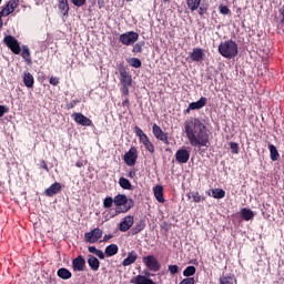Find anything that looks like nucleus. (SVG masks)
Segmentation results:
<instances>
[{
	"mask_svg": "<svg viewBox=\"0 0 284 284\" xmlns=\"http://www.w3.org/2000/svg\"><path fill=\"white\" fill-rule=\"evenodd\" d=\"M184 130L192 148H210V131L201 120L196 118L185 120Z\"/></svg>",
	"mask_w": 284,
	"mask_h": 284,
	"instance_id": "nucleus-1",
	"label": "nucleus"
},
{
	"mask_svg": "<svg viewBox=\"0 0 284 284\" xmlns=\"http://www.w3.org/2000/svg\"><path fill=\"white\" fill-rule=\"evenodd\" d=\"M113 199L115 211L111 215L112 219H114V216H119V214H125L130 212V210H132V207L134 206V202L128 199V195L125 194H118Z\"/></svg>",
	"mask_w": 284,
	"mask_h": 284,
	"instance_id": "nucleus-2",
	"label": "nucleus"
},
{
	"mask_svg": "<svg viewBox=\"0 0 284 284\" xmlns=\"http://www.w3.org/2000/svg\"><path fill=\"white\" fill-rule=\"evenodd\" d=\"M219 53L224 59H234L239 54V44L233 40H226L219 45Z\"/></svg>",
	"mask_w": 284,
	"mask_h": 284,
	"instance_id": "nucleus-3",
	"label": "nucleus"
},
{
	"mask_svg": "<svg viewBox=\"0 0 284 284\" xmlns=\"http://www.w3.org/2000/svg\"><path fill=\"white\" fill-rule=\"evenodd\" d=\"M142 262L151 272H159L161 270V263L154 255H146L142 257Z\"/></svg>",
	"mask_w": 284,
	"mask_h": 284,
	"instance_id": "nucleus-4",
	"label": "nucleus"
},
{
	"mask_svg": "<svg viewBox=\"0 0 284 284\" xmlns=\"http://www.w3.org/2000/svg\"><path fill=\"white\" fill-rule=\"evenodd\" d=\"M3 43L13 52V54H21V44L19 43V40L12 36H7L3 39Z\"/></svg>",
	"mask_w": 284,
	"mask_h": 284,
	"instance_id": "nucleus-5",
	"label": "nucleus"
},
{
	"mask_svg": "<svg viewBox=\"0 0 284 284\" xmlns=\"http://www.w3.org/2000/svg\"><path fill=\"white\" fill-rule=\"evenodd\" d=\"M138 159L139 151H136V148L134 146H132L123 156V161L129 165V168H134V165H136Z\"/></svg>",
	"mask_w": 284,
	"mask_h": 284,
	"instance_id": "nucleus-6",
	"label": "nucleus"
},
{
	"mask_svg": "<svg viewBox=\"0 0 284 284\" xmlns=\"http://www.w3.org/2000/svg\"><path fill=\"white\" fill-rule=\"evenodd\" d=\"M138 41H139V33L134 31H129L120 36V42L123 45H133V43H136Z\"/></svg>",
	"mask_w": 284,
	"mask_h": 284,
	"instance_id": "nucleus-7",
	"label": "nucleus"
},
{
	"mask_svg": "<svg viewBox=\"0 0 284 284\" xmlns=\"http://www.w3.org/2000/svg\"><path fill=\"white\" fill-rule=\"evenodd\" d=\"M153 135L158 141H162L165 145H170V135L165 132H163V129L159 126L158 124H153L152 126Z\"/></svg>",
	"mask_w": 284,
	"mask_h": 284,
	"instance_id": "nucleus-8",
	"label": "nucleus"
},
{
	"mask_svg": "<svg viewBox=\"0 0 284 284\" xmlns=\"http://www.w3.org/2000/svg\"><path fill=\"white\" fill-rule=\"evenodd\" d=\"M102 236H103V231L97 227L84 234V241L87 243H98L99 240L102 239Z\"/></svg>",
	"mask_w": 284,
	"mask_h": 284,
	"instance_id": "nucleus-9",
	"label": "nucleus"
},
{
	"mask_svg": "<svg viewBox=\"0 0 284 284\" xmlns=\"http://www.w3.org/2000/svg\"><path fill=\"white\" fill-rule=\"evenodd\" d=\"M72 116L78 125H83L84 128H90V125H92V120L83 115V113H73Z\"/></svg>",
	"mask_w": 284,
	"mask_h": 284,
	"instance_id": "nucleus-10",
	"label": "nucleus"
},
{
	"mask_svg": "<svg viewBox=\"0 0 284 284\" xmlns=\"http://www.w3.org/2000/svg\"><path fill=\"white\" fill-rule=\"evenodd\" d=\"M72 267L74 272H84L85 271V257L83 255L77 256L72 261Z\"/></svg>",
	"mask_w": 284,
	"mask_h": 284,
	"instance_id": "nucleus-11",
	"label": "nucleus"
},
{
	"mask_svg": "<svg viewBox=\"0 0 284 284\" xmlns=\"http://www.w3.org/2000/svg\"><path fill=\"white\" fill-rule=\"evenodd\" d=\"M175 161L182 164L187 163V161H190V151H187V149L178 150L175 153Z\"/></svg>",
	"mask_w": 284,
	"mask_h": 284,
	"instance_id": "nucleus-12",
	"label": "nucleus"
},
{
	"mask_svg": "<svg viewBox=\"0 0 284 284\" xmlns=\"http://www.w3.org/2000/svg\"><path fill=\"white\" fill-rule=\"evenodd\" d=\"M190 59L195 63H201L203 59H205V51L201 48H194L193 51L190 53Z\"/></svg>",
	"mask_w": 284,
	"mask_h": 284,
	"instance_id": "nucleus-13",
	"label": "nucleus"
},
{
	"mask_svg": "<svg viewBox=\"0 0 284 284\" xmlns=\"http://www.w3.org/2000/svg\"><path fill=\"white\" fill-rule=\"evenodd\" d=\"M17 8H19V0H10L1 12L3 13V17H9V14H12Z\"/></svg>",
	"mask_w": 284,
	"mask_h": 284,
	"instance_id": "nucleus-14",
	"label": "nucleus"
},
{
	"mask_svg": "<svg viewBox=\"0 0 284 284\" xmlns=\"http://www.w3.org/2000/svg\"><path fill=\"white\" fill-rule=\"evenodd\" d=\"M132 225H134V216L128 215L120 223L119 230H120V232H128V230H130V227H132Z\"/></svg>",
	"mask_w": 284,
	"mask_h": 284,
	"instance_id": "nucleus-15",
	"label": "nucleus"
},
{
	"mask_svg": "<svg viewBox=\"0 0 284 284\" xmlns=\"http://www.w3.org/2000/svg\"><path fill=\"white\" fill-rule=\"evenodd\" d=\"M136 258H139L136 251L129 252L126 258L122 262L123 267H129V265L136 263Z\"/></svg>",
	"mask_w": 284,
	"mask_h": 284,
	"instance_id": "nucleus-16",
	"label": "nucleus"
},
{
	"mask_svg": "<svg viewBox=\"0 0 284 284\" xmlns=\"http://www.w3.org/2000/svg\"><path fill=\"white\" fill-rule=\"evenodd\" d=\"M88 264L92 272H99V267H101V262L94 255L88 256Z\"/></svg>",
	"mask_w": 284,
	"mask_h": 284,
	"instance_id": "nucleus-17",
	"label": "nucleus"
},
{
	"mask_svg": "<svg viewBox=\"0 0 284 284\" xmlns=\"http://www.w3.org/2000/svg\"><path fill=\"white\" fill-rule=\"evenodd\" d=\"M61 192V183L55 182L50 187H48L44 192L47 196H54Z\"/></svg>",
	"mask_w": 284,
	"mask_h": 284,
	"instance_id": "nucleus-18",
	"label": "nucleus"
},
{
	"mask_svg": "<svg viewBox=\"0 0 284 284\" xmlns=\"http://www.w3.org/2000/svg\"><path fill=\"white\" fill-rule=\"evenodd\" d=\"M205 105H207V98L202 97L199 101L190 103V110H201Z\"/></svg>",
	"mask_w": 284,
	"mask_h": 284,
	"instance_id": "nucleus-19",
	"label": "nucleus"
},
{
	"mask_svg": "<svg viewBox=\"0 0 284 284\" xmlns=\"http://www.w3.org/2000/svg\"><path fill=\"white\" fill-rule=\"evenodd\" d=\"M120 83L122 85H132V77L128 74V71L120 70Z\"/></svg>",
	"mask_w": 284,
	"mask_h": 284,
	"instance_id": "nucleus-20",
	"label": "nucleus"
},
{
	"mask_svg": "<svg viewBox=\"0 0 284 284\" xmlns=\"http://www.w3.org/2000/svg\"><path fill=\"white\" fill-rule=\"evenodd\" d=\"M131 283H133V284H154V281L148 278L146 276L138 275V276L132 277Z\"/></svg>",
	"mask_w": 284,
	"mask_h": 284,
	"instance_id": "nucleus-21",
	"label": "nucleus"
},
{
	"mask_svg": "<svg viewBox=\"0 0 284 284\" xmlns=\"http://www.w3.org/2000/svg\"><path fill=\"white\" fill-rule=\"evenodd\" d=\"M23 83L27 88H33L34 87V77L30 72L23 73Z\"/></svg>",
	"mask_w": 284,
	"mask_h": 284,
	"instance_id": "nucleus-22",
	"label": "nucleus"
},
{
	"mask_svg": "<svg viewBox=\"0 0 284 284\" xmlns=\"http://www.w3.org/2000/svg\"><path fill=\"white\" fill-rule=\"evenodd\" d=\"M58 8L62 12L63 17H68V12H70V4H68V0H58Z\"/></svg>",
	"mask_w": 284,
	"mask_h": 284,
	"instance_id": "nucleus-23",
	"label": "nucleus"
},
{
	"mask_svg": "<svg viewBox=\"0 0 284 284\" xmlns=\"http://www.w3.org/2000/svg\"><path fill=\"white\" fill-rule=\"evenodd\" d=\"M153 192L159 203H165V199L163 197V186L161 185L154 186Z\"/></svg>",
	"mask_w": 284,
	"mask_h": 284,
	"instance_id": "nucleus-24",
	"label": "nucleus"
},
{
	"mask_svg": "<svg viewBox=\"0 0 284 284\" xmlns=\"http://www.w3.org/2000/svg\"><path fill=\"white\" fill-rule=\"evenodd\" d=\"M105 256H115V254H119V245L116 244H110L104 250Z\"/></svg>",
	"mask_w": 284,
	"mask_h": 284,
	"instance_id": "nucleus-25",
	"label": "nucleus"
},
{
	"mask_svg": "<svg viewBox=\"0 0 284 284\" xmlns=\"http://www.w3.org/2000/svg\"><path fill=\"white\" fill-rule=\"evenodd\" d=\"M271 161H278L281 159V154L278 153V149L274 144H268Z\"/></svg>",
	"mask_w": 284,
	"mask_h": 284,
	"instance_id": "nucleus-26",
	"label": "nucleus"
},
{
	"mask_svg": "<svg viewBox=\"0 0 284 284\" xmlns=\"http://www.w3.org/2000/svg\"><path fill=\"white\" fill-rule=\"evenodd\" d=\"M140 143L144 145V148L148 150V152H150V154H154V143L150 141L149 136L144 138L142 141H140Z\"/></svg>",
	"mask_w": 284,
	"mask_h": 284,
	"instance_id": "nucleus-27",
	"label": "nucleus"
},
{
	"mask_svg": "<svg viewBox=\"0 0 284 284\" xmlns=\"http://www.w3.org/2000/svg\"><path fill=\"white\" fill-rule=\"evenodd\" d=\"M235 283H236V277L234 275L223 274L220 277V284H235Z\"/></svg>",
	"mask_w": 284,
	"mask_h": 284,
	"instance_id": "nucleus-28",
	"label": "nucleus"
},
{
	"mask_svg": "<svg viewBox=\"0 0 284 284\" xmlns=\"http://www.w3.org/2000/svg\"><path fill=\"white\" fill-rule=\"evenodd\" d=\"M241 216L244 221H252V219H254V212L244 207L241 210Z\"/></svg>",
	"mask_w": 284,
	"mask_h": 284,
	"instance_id": "nucleus-29",
	"label": "nucleus"
},
{
	"mask_svg": "<svg viewBox=\"0 0 284 284\" xmlns=\"http://www.w3.org/2000/svg\"><path fill=\"white\" fill-rule=\"evenodd\" d=\"M58 276L63 281H68V278H72V273L68 268H60L58 270Z\"/></svg>",
	"mask_w": 284,
	"mask_h": 284,
	"instance_id": "nucleus-30",
	"label": "nucleus"
},
{
	"mask_svg": "<svg viewBox=\"0 0 284 284\" xmlns=\"http://www.w3.org/2000/svg\"><path fill=\"white\" fill-rule=\"evenodd\" d=\"M119 185L122 187V190H132V183L125 178L119 179Z\"/></svg>",
	"mask_w": 284,
	"mask_h": 284,
	"instance_id": "nucleus-31",
	"label": "nucleus"
},
{
	"mask_svg": "<svg viewBox=\"0 0 284 284\" xmlns=\"http://www.w3.org/2000/svg\"><path fill=\"white\" fill-rule=\"evenodd\" d=\"M202 0H186L187 7L194 12V10H199V6H201Z\"/></svg>",
	"mask_w": 284,
	"mask_h": 284,
	"instance_id": "nucleus-32",
	"label": "nucleus"
},
{
	"mask_svg": "<svg viewBox=\"0 0 284 284\" xmlns=\"http://www.w3.org/2000/svg\"><path fill=\"white\" fill-rule=\"evenodd\" d=\"M212 196L213 199H225V191L223 189H213Z\"/></svg>",
	"mask_w": 284,
	"mask_h": 284,
	"instance_id": "nucleus-33",
	"label": "nucleus"
},
{
	"mask_svg": "<svg viewBox=\"0 0 284 284\" xmlns=\"http://www.w3.org/2000/svg\"><path fill=\"white\" fill-rule=\"evenodd\" d=\"M22 59H24V61H27V63H31V59H30V49L27 45L22 47V53H21Z\"/></svg>",
	"mask_w": 284,
	"mask_h": 284,
	"instance_id": "nucleus-34",
	"label": "nucleus"
},
{
	"mask_svg": "<svg viewBox=\"0 0 284 284\" xmlns=\"http://www.w3.org/2000/svg\"><path fill=\"white\" fill-rule=\"evenodd\" d=\"M143 230H145V222L140 221L133 227V234H139L140 232H143Z\"/></svg>",
	"mask_w": 284,
	"mask_h": 284,
	"instance_id": "nucleus-35",
	"label": "nucleus"
},
{
	"mask_svg": "<svg viewBox=\"0 0 284 284\" xmlns=\"http://www.w3.org/2000/svg\"><path fill=\"white\" fill-rule=\"evenodd\" d=\"M194 274H196V267L194 266H187L183 271V276H186L187 278H190V276H194Z\"/></svg>",
	"mask_w": 284,
	"mask_h": 284,
	"instance_id": "nucleus-36",
	"label": "nucleus"
},
{
	"mask_svg": "<svg viewBox=\"0 0 284 284\" xmlns=\"http://www.w3.org/2000/svg\"><path fill=\"white\" fill-rule=\"evenodd\" d=\"M113 204H114V197L112 199V196H106L103 200V207L105 210H110V207H112Z\"/></svg>",
	"mask_w": 284,
	"mask_h": 284,
	"instance_id": "nucleus-37",
	"label": "nucleus"
},
{
	"mask_svg": "<svg viewBox=\"0 0 284 284\" xmlns=\"http://www.w3.org/2000/svg\"><path fill=\"white\" fill-rule=\"evenodd\" d=\"M136 136H139L140 141H143V139H146L148 134L143 132V130L139 126L134 128Z\"/></svg>",
	"mask_w": 284,
	"mask_h": 284,
	"instance_id": "nucleus-38",
	"label": "nucleus"
},
{
	"mask_svg": "<svg viewBox=\"0 0 284 284\" xmlns=\"http://www.w3.org/2000/svg\"><path fill=\"white\" fill-rule=\"evenodd\" d=\"M130 65H132V68H141L142 63L141 61L139 60V58H132L130 61H129Z\"/></svg>",
	"mask_w": 284,
	"mask_h": 284,
	"instance_id": "nucleus-39",
	"label": "nucleus"
},
{
	"mask_svg": "<svg viewBox=\"0 0 284 284\" xmlns=\"http://www.w3.org/2000/svg\"><path fill=\"white\" fill-rule=\"evenodd\" d=\"M88 0H71V3H73V6H75V8H81L83 6H85Z\"/></svg>",
	"mask_w": 284,
	"mask_h": 284,
	"instance_id": "nucleus-40",
	"label": "nucleus"
},
{
	"mask_svg": "<svg viewBox=\"0 0 284 284\" xmlns=\"http://www.w3.org/2000/svg\"><path fill=\"white\" fill-rule=\"evenodd\" d=\"M169 272L171 276L179 274V265H169Z\"/></svg>",
	"mask_w": 284,
	"mask_h": 284,
	"instance_id": "nucleus-41",
	"label": "nucleus"
},
{
	"mask_svg": "<svg viewBox=\"0 0 284 284\" xmlns=\"http://www.w3.org/2000/svg\"><path fill=\"white\" fill-rule=\"evenodd\" d=\"M230 148H231L232 154H239V143L231 142Z\"/></svg>",
	"mask_w": 284,
	"mask_h": 284,
	"instance_id": "nucleus-42",
	"label": "nucleus"
},
{
	"mask_svg": "<svg viewBox=\"0 0 284 284\" xmlns=\"http://www.w3.org/2000/svg\"><path fill=\"white\" fill-rule=\"evenodd\" d=\"M130 87L131 85H125V84H122V93L128 97V94H130Z\"/></svg>",
	"mask_w": 284,
	"mask_h": 284,
	"instance_id": "nucleus-43",
	"label": "nucleus"
},
{
	"mask_svg": "<svg viewBox=\"0 0 284 284\" xmlns=\"http://www.w3.org/2000/svg\"><path fill=\"white\" fill-rule=\"evenodd\" d=\"M10 110L6 105H0V119L3 114H8Z\"/></svg>",
	"mask_w": 284,
	"mask_h": 284,
	"instance_id": "nucleus-44",
	"label": "nucleus"
},
{
	"mask_svg": "<svg viewBox=\"0 0 284 284\" xmlns=\"http://www.w3.org/2000/svg\"><path fill=\"white\" fill-rule=\"evenodd\" d=\"M221 14H230V8L227 6L220 7Z\"/></svg>",
	"mask_w": 284,
	"mask_h": 284,
	"instance_id": "nucleus-45",
	"label": "nucleus"
},
{
	"mask_svg": "<svg viewBox=\"0 0 284 284\" xmlns=\"http://www.w3.org/2000/svg\"><path fill=\"white\" fill-rule=\"evenodd\" d=\"M142 50H143V44H141V43H136L133 47V52H142Z\"/></svg>",
	"mask_w": 284,
	"mask_h": 284,
	"instance_id": "nucleus-46",
	"label": "nucleus"
},
{
	"mask_svg": "<svg viewBox=\"0 0 284 284\" xmlns=\"http://www.w3.org/2000/svg\"><path fill=\"white\" fill-rule=\"evenodd\" d=\"M193 201L194 203H201V194L199 192L193 194Z\"/></svg>",
	"mask_w": 284,
	"mask_h": 284,
	"instance_id": "nucleus-47",
	"label": "nucleus"
},
{
	"mask_svg": "<svg viewBox=\"0 0 284 284\" xmlns=\"http://www.w3.org/2000/svg\"><path fill=\"white\" fill-rule=\"evenodd\" d=\"M95 256H98V258L103 260V258H105V253H103V251H101V250H98L95 252Z\"/></svg>",
	"mask_w": 284,
	"mask_h": 284,
	"instance_id": "nucleus-48",
	"label": "nucleus"
},
{
	"mask_svg": "<svg viewBox=\"0 0 284 284\" xmlns=\"http://www.w3.org/2000/svg\"><path fill=\"white\" fill-rule=\"evenodd\" d=\"M50 83H51V85H59V78L51 77Z\"/></svg>",
	"mask_w": 284,
	"mask_h": 284,
	"instance_id": "nucleus-49",
	"label": "nucleus"
},
{
	"mask_svg": "<svg viewBox=\"0 0 284 284\" xmlns=\"http://www.w3.org/2000/svg\"><path fill=\"white\" fill-rule=\"evenodd\" d=\"M205 12H207V8H205V7H200V9H199V14H200L201 17H203V14H205Z\"/></svg>",
	"mask_w": 284,
	"mask_h": 284,
	"instance_id": "nucleus-50",
	"label": "nucleus"
},
{
	"mask_svg": "<svg viewBox=\"0 0 284 284\" xmlns=\"http://www.w3.org/2000/svg\"><path fill=\"white\" fill-rule=\"evenodd\" d=\"M88 250L91 254H97V251H98L95 246H89Z\"/></svg>",
	"mask_w": 284,
	"mask_h": 284,
	"instance_id": "nucleus-51",
	"label": "nucleus"
},
{
	"mask_svg": "<svg viewBox=\"0 0 284 284\" xmlns=\"http://www.w3.org/2000/svg\"><path fill=\"white\" fill-rule=\"evenodd\" d=\"M2 17H4L3 11H0V30L3 28V20H1Z\"/></svg>",
	"mask_w": 284,
	"mask_h": 284,
	"instance_id": "nucleus-52",
	"label": "nucleus"
},
{
	"mask_svg": "<svg viewBox=\"0 0 284 284\" xmlns=\"http://www.w3.org/2000/svg\"><path fill=\"white\" fill-rule=\"evenodd\" d=\"M134 176H136V172H134V171L129 172L130 179H134Z\"/></svg>",
	"mask_w": 284,
	"mask_h": 284,
	"instance_id": "nucleus-53",
	"label": "nucleus"
},
{
	"mask_svg": "<svg viewBox=\"0 0 284 284\" xmlns=\"http://www.w3.org/2000/svg\"><path fill=\"white\" fill-rule=\"evenodd\" d=\"M280 12H281V14L283 17V19L281 20V23L284 26V8L281 9Z\"/></svg>",
	"mask_w": 284,
	"mask_h": 284,
	"instance_id": "nucleus-54",
	"label": "nucleus"
},
{
	"mask_svg": "<svg viewBox=\"0 0 284 284\" xmlns=\"http://www.w3.org/2000/svg\"><path fill=\"white\" fill-rule=\"evenodd\" d=\"M42 168L48 172V164L45 163V161H42Z\"/></svg>",
	"mask_w": 284,
	"mask_h": 284,
	"instance_id": "nucleus-55",
	"label": "nucleus"
},
{
	"mask_svg": "<svg viewBox=\"0 0 284 284\" xmlns=\"http://www.w3.org/2000/svg\"><path fill=\"white\" fill-rule=\"evenodd\" d=\"M103 3H104L103 0H98V6H99V8H103Z\"/></svg>",
	"mask_w": 284,
	"mask_h": 284,
	"instance_id": "nucleus-56",
	"label": "nucleus"
},
{
	"mask_svg": "<svg viewBox=\"0 0 284 284\" xmlns=\"http://www.w3.org/2000/svg\"><path fill=\"white\" fill-rule=\"evenodd\" d=\"M192 110H194V109H190V104H189L187 109L185 110V114H190V112H192Z\"/></svg>",
	"mask_w": 284,
	"mask_h": 284,
	"instance_id": "nucleus-57",
	"label": "nucleus"
},
{
	"mask_svg": "<svg viewBox=\"0 0 284 284\" xmlns=\"http://www.w3.org/2000/svg\"><path fill=\"white\" fill-rule=\"evenodd\" d=\"M104 241H110V239H112V235H104Z\"/></svg>",
	"mask_w": 284,
	"mask_h": 284,
	"instance_id": "nucleus-58",
	"label": "nucleus"
},
{
	"mask_svg": "<svg viewBox=\"0 0 284 284\" xmlns=\"http://www.w3.org/2000/svg\"><path fill=\"white\" fill-rule=\"evenodd\" d=\"M165 2L170 1V0H164Z\"/></svg>",
	"mask_w": 284,
	"mask_h": 284,
	"instance_id": "nucleus-59",
	"label": "nucleus"
},
{
	"mask_svg": "<svg viewBox=\"0 0 284 284\" xmlns=\"http://www.w3.org/2000/svg\"><path fill=\"white\" fill-rule=\"evenodd\" d=\"M126 1H132V0H126Z\"/></svg>",
	"mask_w": 284,
	"mask_h": 284,
	"instance_id": "nucleus-60",
	"label": "nucleus"
},
{
	"mask_svg": "<svg viewBox=\"0 0 284 284\" xmlns=\"http://www.w3.org/2000/svg\"><path fill=\"white\" fill-rule=\"evenodd\" d=\"M126 1H132V0H126Z\"/></svg>",
	"mask_w": 284,
	"mask_h": 284,
	"instance_id": "nucleus-61",
	"label": "nucleus"
},
{
	"mask_svg": "<svg viewBox=\"0 0 284 284\" xmlns=\"http://www.w3.org/2000/svg\"><path fill=\"white\" fill-rule=\"evenodd\" d=\"M2 0H0V3H1Z\"/></svg>",
	"mask_w": 284,
	"mask_h": 284,
	"instance_id": "nucleus-62",
	"label": "nucleus"
}]
</instances>
